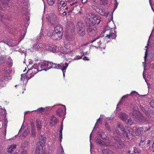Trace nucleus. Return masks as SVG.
<instances>
[{"label":"nucleus","mask_w":154,"mask_h":154,"mask_svg":"<svg viewBox=\"0 0 154 154\" xmlns=\"http://www.w3.org/2000/svg\"><path fill=\"white\" fill-rule=\"evenodd\" d=\"M147 54H147V50H146V51L145 52V56L144 57V59H145V60H146V58L147 57Z\"/></svg>","instance_id":"obj_54"},{"label":"nucleus","mask_w":154,"mask_h":154,"mask_svg":"<svg viewBox=\"0 0 154 154\" xmlns=\"http://www.w3.org/2000/svg\"><path fill=\"white\" fill-rule=\"evenodd\" d=\"M105 128L107 129V130L109 132H110L111 131V129L108 123H106L105 124Z\"/></svg>","instance_id":"obj_42"},{"label":"nucleus","mask_w":154,"mask_h":154,"mask_svg":"<svg viewBox=\"0 0 154 154\" xmlns=\"http://www.w3.org/2000/svg\"><path fill=\"white\" fill-rule=\"evenodd\" d=\"M102 152L103 154H116L114 152L108 149H103Z\"/></svg>","instance_id":"obj_17"},{"label":"nucleus","mask_w":154,"mask_h":154,"mask_svg":"<svg viewBox=\"0 0 154 154\" xmlns=\"http://www.w3.org/2000/svg\"><path fill=\"white\" fill-rule=\"evenodd\" d=\"M49 69L48 68L45 69L44 62H41L38 64V70H39V71H41L43 70L46 71Z\"/></svg>","instance_id":"obj_13"},{"label":"nucleus","mask_w":154,"mask_h":154,"mask_svg":"<svg viewBox=\"0 0 154 154\" xmlns=\"http://www.w3.org/2000/svg\"><path fill=\"white\" fill-rule=\"evenodd\" d=\"M32 135L33 137H34L35 136V129L34 127H32Z\"/></svg>","instance_id":"obj_41"},{"label":"nucleus","mask_w":154,"mask_h":154,"mask_svg":"<svg viewBox=\"0 0 154 154\" xmlns=\"http://www.w3.org/2000/svg\"><path fill=\"white\" fill-rule=\"evenodd\" d=\"M97 13L101 15L105 16H107L108 14V13L105 12L104 10L100 8L99 11H98Z\"/></svg>","instance_id":"obj_18"},{"label":"nucleus","mask_w":154,"mask_h":154,"mask_svg":"<svg viewBox=\"0 0 154 154\" xmlns=\"http://www.w3.org/2000/svg\"><path fill=\"white\" fill-rule=\"evenodd\" d=\"M96 142V143L101 144H102L103 143V141L100 139H97Z\"/></svg>","instance_id":"obj_38"},{"label":"nucleus","mask_w":154,"mask_h":154,"mask_svg":"<svg viewBox=\"0 0 154 154\" xmlns=\"http://www.w3.org/2000/svg\"><path fill=\"white\" fill-rule=\"evenodd\" d=\"M4 79L6 81H8L9 80L11 79V77L9 75L7 76H5Z\"/></svg>","instance_id":"obj_47"},{"label":"nucleus","mask_w":154,"mask_h":154,"mask_svg":"<svg viewBox=\"0 0 154 154\" xmlns=\"http://www.w3.org/2000/svg\"><path fill=\"white\" fill-rule=\"evenodd\" d=\"M55 32L54 34L55 36V38H53V39L56 40L58 38H62L63 34V27L60 25H57L54 28Z\"/></svg>","instance_id":"obj_2"},{"label":"nucleus","mask_w":154,"mask_h":154,"mask_svg":"<svg viewBox=\"0 0 154 154\" xmlns=\"http://www.w3.org/2000/svg\"><path fill=\"white\" fill-rule=\"evenodd\" d=\"M116 32L112 29H111V30L109 32V34H107L105 38L107 39L111 38L112 39H115L116 37Z\"/></svg>","instance_id":"obj_7"},{"label":"nucleus","mask_w":154,"mask_h":154,"mask_svg":"<svg viewBox=\"0 0 154 154\" xmlns=\"http://www.w3.org/2000/svg\"><path fill=\"white\" fill-rule=\"evenodd\" d=\"M7 64H8L9 66H12L13 64L12 61L10 57H9L8 58Z\"/></svg>","instance_id":"obj_27"},{"label":"nucleus","mask_w":154,"mask_h":154,"mask_svg":"<svg viewBox=\"0 0 154 154\" xmlns=\"http://www.w3.org/2000/svg\"><path fill=\"white\" fill-rule=\"evenodd\" d=\"M74 35H66V39L69 41H72L74 39Z\"/></svg>","instance_id":"obj_23"},{"label":"nucleus","mask_w":154,"mask_h":154,"mask_svg":"<svg viewBox=\"0 0 154 154\" xmlns=\"http://www.w3.org/2000/svg\"><path fill=\"white\" fill-rule=\"evenodd\" d=\"M105 134V132H103L101 134H100V136L102 139H106V138L107 137V136H106V135H104Z\"/></svg>","instance_id":"obj_32"},{"label":"nucleus","mask_w":154,"mask_h":154,"mask_svg":"<svg viewBox=\"0 0 154 154\" xmlns=\"http://www.w3.org/2000/svg\"><path fill=\"white\" fill-rule=\"evenodd\" d=\"M141 152V150L139 149H135V153H138V154H140Z\"/></svg>","instance_id":"obj_50"},{"label":"nucleus","mask_w":154,"mask_h":154,"mask_svg":"<svg viewBox=\"0 0 154 154\" xmlns=\"http://www.w3.org/2000/svg\"><path fill=\"white\" fill-rule=\"evenodd\" d=\"M16 145H12L11 146L8 148V152L9 153H12V152L16 148Z\"/></svg>","instance_id":"obj_20"},{"label":"nucleus","mask_w":154,"mask_h":154,"mask_svg":"<svg viewBox=\"0 0 154 154\" xmlns=\"http://www.w3.org/2000/svg\"><path fill=\"white\" fill-rule=\"evenodd\" d=\"M59 137L60 142H61V139L62 138V132H59Z\"/></svg>","instance_id":"obj_49"},{"label":"nucleus","mask_w":154,"mask_h":154,"mask_svg":"<svg viewBox=\"0 0 154 154\" xmlns=\"http://www.w3.org/2000/svg\"><path fill=\"white\" fill-rule=\"evenodd\" d=\"M50 62H44V63L45 64V68H46V67H48V63H50Z\"/></svg>","instance_id":"obj_52"},{"label":"nucleus","mask_w":154,"mask_h":154,"mask_svg":"<svg viewBox=\"0 0 154 154\" xmlns=\"http://www.w3.org/2000/svg\"><path fill=\"white\" fill-rule=\"evenodd\" d=\"M132 105L131 106V110L132 111V112L131 113H130V116H131V115H133V116H134V108H132Z\"/></svg>","instance_id":"obj_45"},{"label":"nucleus","mask_w":154,"mask_h":154,"mask_svg":"<svg viewBox=\"0 0 154 154\" xmlns=\"http://www.w3.org/2000/svg\"><path fill=\"white\" fill-rule=\"evenodd\" d=\"M131 96L134 97L135 94V91H132L130 94Z\"/></svg>","instance_id":"obj_58"},{"label":"nucleus","mask_w":154,"mask_h":154,"mask_svg":"<svg viewBox=\"0 0 154 154\" xmlns=\"http://www.w3.org/2000/svg\"><path fill=\"white\" fill-rule=\"evenodd\" d=\"M54 32H55L54 31L53 32H49L47 33V35L49 37H52L53 39V38H55V36L54 35V34H53Z\"/></svg>","instance_id":"obj_28"},{"label":"nucleus","mask_w":154,"mask_h":154,"mask_svg":"<svg viewBox=\"0 0 154 154\" xmlns=\"http://www.w3.org/2000/svg\"><path fill=\"white\" fill-rule=\"evenodd\" d=\"M141 139L142 140L140 141V143H139V146H140L141 145V143H143L144 141V139L143 140L142 139V138H141Z\"/></svg>","instance_id":"obj_59"},{"label":"nucleus","mask_w":154,"mask_h":154,"mask_svg":"<svg viewBox=\"0 0 154 154\" xmlns=\"http://www.w3.org/2000/svg\"><path fill=\"white\" fill-rule=\"evenodd\" d=\"M82 57H80L79 56H77L76 57L74 58V60H77L82 58Z\"/></svg>","instance_id":"obj_51"},{"label":"nucleus","mask_w":154,"mask_h":154,"mask_svg":"<svg viewBox=\"0 0 154 154\" xmlns=\"http://www.w3.org/2000/svg\"><path fill=\"white\" fill-rule=\"evenodd\" d=\"M56 47L55 45H52L50 47L49 50L52 52L55 53L56 51Z\"/></svg>","instance_id":"obj_26"},{"label":"nucleus","mask_w":154,"mask_h":154,"mask_svg":"<svg viewBox=\"0 0 154 154\" xmlns=\"http://www.w3.org/2000/svg\"><path fill=\"white\" fill-rule=\"evenodd\" d=\"M115 2V6H114V8L113 11L112 12V13H111L112 14V16H111V17H112V18H113L112 14L113 13V12L117 8V6H118V3L117 2Z\"/></svg>","instance_id":"obj_31"},{"label":"nucleus","mask_w":154,"mask_h":154,"mask_svg":"<svg viewBox=\"0 0 154 154\" xmlns=\"http://www.w3.org/2000/svg\"><path fill=\"white\" fill-rule=\"evenodd\" d=\"M3 59V57H0V63H2V62Z\"/></svg>","instance_id":"obj_63"},{"label":"nucleus","mask_w":154,"mask_h":154,"mask_svg":"<svg viewBox=\"0 0 154 154\" xmlns=\"http://www.w3.org/2000/svg\"><path fill=\"white\" fill-rule=\"evenodd\" d=\"M76 29L78 34L80 36H84L85 34V26L84 24L81 21L77 23Z\"/></svg>","instance_id":"obj_1"},{"label":"nucleus","mask_w":154,"mask_h":154,"mask_svg":"<svg viewBox=\"0 0 154 154\" xmlns=\"http://www.w3.org/2000/svg\"><path fill=\"white\" fill-rule=\"evenodd\" d=\"M88 1V0H82V4H85Z\"/></svg>","instance_id":"obj_62"},{"label":"nucleus","mask_w":154,"mask_h":154,"mask_svg":"<svg viewBox=\"0 0 154 154\" xmlns=\"http://www.w3.org/2000/svg\"><path fill=\"white\" fill-rule=\"evenodd\" d=\"M36 145L37 147H40L41 148H42L43 146H44V145H42V141H40L37 142Z\"/></svg>","instance_id":"obj_37"},{"label":"nucleus","mask_w":154,"mask_h":154,"mask_svg":"<svg viewBox=\"0 0 154 154\" xmlns=\"http://www.w3.org/2000/svg\"><path fill=\"white\" fill-rule=\"evenodd\" d=\"M118 130L120 132H122L124 137L129 139L131 137L132 134L130 133H128L127 130L124 128L123 126L120 123H118L117 126Z\"/></svg>","instance_id":"obj_4"},{"label":"nucleus","mask_w":154,"mask_h":154,"mask_svg":"<svg viewBox=\"0 0 154 154\" xmlns=\"http://www.w3.org/2000/svg\"><path fill=\"white\" fill-rule=\"evenodd\" d=\"M92 1L96 3H99L100 0H92Z\"/></svg>","instance_id":"obj_56"},{"label":"nucleus","mask_w":154,"mask_h":154,"mask_svg":"<svg viewBox=\"0 0 154 154\" xmlns=\"http://www.w3.org/2000/svg\"><path fill=\"white\" fill-rule=\"evenodd\" d=\"M50 65L52 66H50L48 68V69H50L52 68H54L57 69H61V65H62V63L60 64H57L55 63H53L52 62H50Z\"/></svg>","instance_id":"obj_12"},{"label":"nucleus","mask_w":154,"mask_h":154,"mask_svg":"<svg viewBox=\"0 0 154 154\" xmlns=\"http://www.w3.org/2000/svg\"><path fill=\"white\" fill-rule=\"evenodd\" d=\"M89 15L90 17L87 18L90 22L93 25L98 24L101 21V17L98 15L92 13H90Z\"/></svg>","instance_id":"obj_3"},{"label":"nucleus","mask_w":154,"mask_h":154,"mask_svg":"<svg viewBox=\"0 0 154 154\" xmlns=\"http://www.w3.org/2000/svg\"><path fill=\"white\" fill-rule=\"evenodd\" d=\"M101 37H98L97 38H93V39L91 41L90 43H92L94 42H95L94 44L95 45L99 46L101 44Z\"/></svg>","instance_id":"obj_11"},{"label":"nucleus","mask_w":154,"mask_h":154,"mask_svg":"<svg viewBox=\"0 0 154 154\" xmlns=\"http://www.w3.org/2000/svg\"><path fill=\"white\" fill-rule=\"evenodd\" d=\"M40 141H42V145H45L46 140V138L44 135H41L40 136Z\"/></svg>","instance_id":"obj_21"},{"label":"nucleus","mask_w":154,"mask_h":154,"mask_svg":"<svg viewBox=\"0 0 154 154\" xmlns=\"http://www.w3.org/2000/svg\"><path fill=\"white\" fill-rule=\"evenodd\" d=\"M68 66V64L67 63H66L65 64H63L62 63V65H61V69H61L63 72H64L63 71L64 70H66V69L67 67Z\"/></svg>","instance_id":"obj_25"},{"label":"nucleus","mask_w":154,"mask_h":154,"mask_svg":"<svg viewBox=\"0 0 154 154\" xmlns=\"http://www.w3.org/2000/svg\"><path fill=\"white\" fill-rule=\"evenodd\" d=\"M28 142L27 141H25L22 144V147H25L28 145Z\"/></svg>","instance_id":"obj_40"},{"label":"nucleus","mask_w":154,"mask_h":154,"mask_svg":"<svg viewBox=\"0 0 154 154\" xmlns=\"http://www.w3.org/2000/svg\"><path fill=\"white\" fill-rule=\"evenodd\" d=\"M43 31L42 29L40 31V37H42L44 36V34L43 33Z\"/></svg>","instance_id":"obj_53"},{"label":"nucleus","mask_w":154,"mask_h":154,"mask_svg":"<svg viewBox=\"0 0 154 154\" xmlns=\"http://www.w3.org/2000/svg\"><path fill=\"white\" fill-rule=\"evenodd\" d=\"M60 5L63 6L65 5V3L63 1H61L60 2Z\"/></svg>","instance_id":"obj_55"},{"label":"nucleus","mask_w":154,"mask_h":154,"mask_svg":"<svg viewBox=\"0 0 154 154\" xmlns=\"http://www.w3.org/2000/svg\"><path fill=\"white\" fill-rule=\"evenodd\" d=\"M86 26L88 27L87 31L90 35H93L96 33V28L93 26H91L90 24L86 23Z\"/></svg>","instance_id":"obj_6"},{"label":"nucleus","mask_w":154,"mask_h":154,"mask_svg":"<svg viewBox=\"0 0 154 154\" xmlns=\"http://www.w3.org/2000/svg\"><path fill=\"white\" fill-rule=\"evenodd\" d=\"M42 148L40 147H36V154H39L40 151L42 150Z\"/></svg>","instance_id":"obj_33"},{"label":"nucleus","mask_w":154,"mask_h":154,"mask_svg":"<svg viewBox=\"0 0 154 154\" xmlns=\"http://www.w3.org/2000/svg\"><path fill=\"white\" fill-rule=\"evenodd\" d=\"M150 106L152 108H154V100H151L149 103Z\"/></svg>","instance_id":"obj_43"},{"label":"nucleus","mask_w":154,"mask_h":154,"mask_svg":"<svg viewBox=\"0 0 154 154\" xmlns=\"http://www.w3.org/2000/svg\"><path fill=\"white\" fill-rule=\"evenodd\" d=\"M101 119L100 118L98 119L97 121V123H96L97 124L98 123H101Z\"/></svg>","instance_id":"obj_57"},{"label":"nucleus","mask_w":154,"mask_h":154,"mask_svg":"<svg viewBox=\"0 0 154 154\" xmlns=\"http://www.w3.org/2000/svg\"><path fill=\"white\" fill-rule=\"evenodd\" d=\"M143 128L142 127L137 128L135 131V135L137 136H141L143 133Z\"/></svg>","instance_id":"obj_15"},{"label":"nucleus","mask_w":154,"mask_h":154,"mask_svg":"<svg viewBox=\"0 0 154 154\" xmlns=\"http://www.w3.org/2000/svg\"><path fill=\"white\" fill-rule=\"evenodd\" d=\"M47 18L48 21L52 24L56 23L58 20L56 16L54 15L51 14V16H49Z\"/></svg>","instance_id":"obj_9"},{"label":"nucleus","mask_w":154,"mask_h":154,"mask_svg":"<svg viewBox=\"0 0 154 154\" xmlns=\"http://www.w3.org/2000/svg\"><path fill=\"white\" fill-rule=\"evenodd\" d=\"M114 139L116 140L115 146L119 148H122L124 147L123 142L118 137H116Z\"/></svg>","instance_id":"obj_8"},{"label":"nucleus","mask_w":154,"mask_h":154,"mask_svg":"<svg viewBox=\"0 0 154 154\" xmlns=\"http://www.w3.org/2000/svg\"><path fill=\"white\" fill-rule=\"evenodd\" d=\"M13 43V40H11L10 41V42L9 43H8V45L11 47H13L16 45L15 44H14Z\"/></svg>","instance_id":"obj_39"},{"label":"nucleus","mask_w":154,"mask_h":154,"mask_svg":"<svg viewBox=\"0 0 154 154\" xmlns=\"http://www.w3.org/2000/svg\"><path fill=\"white\" fill-rule=\"evenodd\" d=\"M68 66V64L67 63H66L65 64H63L62 63V65H61V69H61L63 72H64L63 71L64 70H66V69L67 67Z\"/></svg>","instance_id":"obj_24"},{"label":"nucleus","mask_w":154,"mask_h":154,"mask_svg":"<svg viewBox=\"0 0 154 154\" xmlns=\"http://www.w3.org/2000/svg\"><path fill=\"white\" fill-rule=\"evenodd\" d=\"M100 1L102 2V4L103 5H106L108 3V0H100Z\"/></svg>","instance_id":"obj_46"},{"label":"nucleus","mask_w":154,"mask_h":154,"mask_svg":"<svg viewBox=\"0 0 154 154\" xmlns=\"http://www.w3.org/2000/svg\"><path fill=\"white\" fill-rule=\"evenodd\" d=\"M63 129V123H62L59 132H62V131Z\"/></svg>","instance_id":"obj_61"},{"label":"nucleus","mask_w":154,"mask_h":154,"mask_svg":"<svg viewBox=\"0 0 154 154\" xmlns=\"http://www.w3.org/2000/svg\"><path fill=\"white\" fill-rule=\"evenodd\" d=\"M146 120V118L139 111H136L135 107V122L140 123L144 122Z\"/></svg>","instance_id":"obj_5"},{"label":"nucleus","mask_w":154,"mask_h":154,"mask_svg":"<svg viewBox=\"0 0 154 154\" xmlns=\"http://www.w3.org/2000/svg\"><path fill=\"white\" fill-rule=\"evenodd\" d=\"M91 7L94 10H95L97 12L99 11L100 8L97 6L93 5Z\"/></svg>","instance_id":"obj_35"},{"label":"nucleus","mask_w":154,"mask_h":154,"mask_svg":"<svg viewBox=\"0 0 154 154\" xmlns=\"http://www.w3.org/2000/svg\"><path fill=\"white\" fill-rule=\"evenodd\" d=\"M125 122L126 124H132V119L130 118L128 119H127Z\"/></svg>","instance_id":"obj_36"},{"label":"nucleus","mask_w":154,"mask_h":154,"mask_svg":"<svg viewBox=\"0 0 154 154\" xmlns=\"http://www.w3.org/2000/svg\"><path fill=\"white\" fill-rule=\"evenodd\" d=\"M83 60H88L89 59L88 58L85 57V56L83 58Z\"/></svg>","instance_id":"obj_64"},{"label":"nucleus","mask_w":154,"mask_h":154,"mask_svg":"<svg viewBox=\"0 0 154 154\" xmlns=\"http://www.w3.org/2000/svg\"><path fill=\"white\" fill-rule=\"evenodd\" d=\"M119 117L124 122L128 118V116L122 112H120L118 114Z\"/></svg>","instance_id":"obj_14"},{"label":"nucleus","mask_w":154,"mask_h":154,"mask_svg":"<svg viewBox=\"0 0 154 154\" xmlns=\"http://www.w3.org/2000/svg\"><path fill=\"white\" fill-rule=\"evenodd\" d=\"M58 120L54 116H52L50 118V125L51 126H54L57 123Z\"/></svg>","instance_id":"obj_10"},{"label":"nucleus","mask_w":154,"mask_h":154,"mask_svg":"<svg viewBox=\"0 0 154 154\" xmlns=\"http://www.w3.org/2000/svg\"><path fill=\"white\" fill-rule=\"evenodd\" d=\"M40 48L39 45L38 44L34 45L32 47L30 48V51L31 52H33L34 51H38V49Z\"/></svg>","instance_id":"obj_19"},{"label":"nucleus","mask_w":154,"mask_h":154,"mask_svg":"<svg viewBox=\"0 0 154 154\" xmlns=\"http://www.w3.org/2000/svg\"><path fill=\"white\" fill-rule=\"evenodd\" d=\"M27 152L26 150H23L21 154H27Z\"/></svg>","instance_id":"obj_60"},{"label":"nucleus","mask_w":154,"mask_h":154,"mask_svg":"<svg viewBox=\"0 0 154 154\" xmlns=\"http://www.w3.org/2000/svg\"><path fill=\"white\" fill-rule=\"evenodd\" d=\"M37 111L38 112H42L44 111V108L42 107L40 108L37 109Z\"/></svg>","instance_id":"obj_48"},{"label":"nucleus","mask_w":154,"mask_h":154,"mask_svg":"<svg viewBox=\"0 0 154 154\" xmlns=\"http://www.w3.org/2000/svg\"><path fill=\"white\" fill-rule=\"evenodd\" d=\"M119 135V134L117 131L116 130L114 132L113 137H114V138L116 137H118V136Z\"/></svg>","instance_id":"obj_44"},{"label":"nucleus","mask_w":154,"mask_h":154,"mask_svg":"<svg viewBox=\"0 0 154 154\" xmlns=\"http://www.w3.org/2000/svg\"><path fill=\"white\" fill-rule=\"evenodd\" d=\"M29 133V130L28 129H26L23 134V137H25Z\"/></svg>","instance_id":"obj_29"},{"label":"nucleus","mask_w":154,"mask_h":154,"mask_svg":"<svg viewBox=\"0 0 154 154\" xmlns=\"http://www.w3.org/2000/svg\"><path fill=\"white\" fill-rule=\"evenodd\" d=\"M57 114L60 117H61L65 115L66 113H64L63 111V109L61 108H59L56 111Z\"/></svg>","instance_id":"obj_16"},{"label":"nucleus","mask_w":154,"mask_h":154,"mask_svg":"<svg viewBox=\"0 0 154 154\" xmlns=\"http://www.w3.org/2000/svg\"><path fill=\"white\" fill-rule=\"evenodd\" d=\"M54 0H47V2L49 5L52 6L55 3Z\"/></svg>","instance_id":"obj_30"},{"label":"nucleus","mask_w":154,"mask_h":154,"mask_svg":"<svg viewBox=\"0 0 154 154\" xmlns=\"http://www.w3.org/2000/svg\"><path fill=\"white\" fill-rule=\"evenodd\" d=\"M36 124L37 125V128L38 130H40L42 128L41 125V122L39 119H37L36 121Z\"/></svg>","instance_id":"obj_22"},{"label":"nucleus","mask_w":154,"mask_h":154,"mask_svg":"<svg viewBox=\"0 0 154 154\" xmlns=\"http://www.w3.org/2000/svg\"><path fill=\"white\" fill-rule=\"evenodd\" d=\"M145 105H143V104L142 105H140L139 107L141 109L144 113H146V111L144 108V106Z\"/></svg>","instance_id":"obj_34"}]
</instances>
